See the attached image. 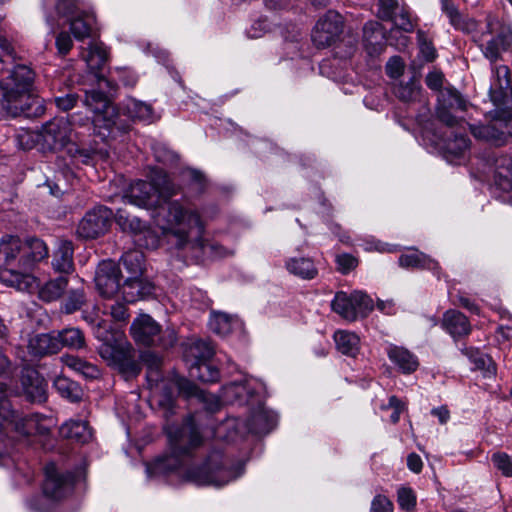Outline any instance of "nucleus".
Returning a JSON list of instances; mask_svg holds the SVG:
<instances>
[{"mask_svg": "<svg viewBox=\"0 0 512 512\" xmlns=\"http://www.w3.org/2000/svg\"><path fill=\"white\" fill-rule=\"evenodd\" d=\"M404 67L403 60L398 56H394L386 64V73L391 78H398L403 74Z\"/></svg>", "mask_w": 512, "mask_h": 512, "instance_id": "obj_61", "label": "nucleus"}, {"mask_svg": "<svg viewBox=\"0 0 512 512\" xmlns=\"http://www.w3.org/2000/svg\"><path fill=\"white\" fill-rule=\"evenodd\" d=\"M442 327L454 338L468 336L471 324L468 318L460 311L450 309L443 314Z\"/></svg>", "mask_w": 512, "mask_h": 512, "instance_id": "obj_23", "label": "nucleus"}, {"mask_svg": "<svg viewBox=\"0 0 512 512\" xmlns=\"http://www.w3.org/2000/svg\"><path fill=\"white\" fill-rule=\"evenodd\" d=\"M168 438L171 455L159 459L158 470L174 469L180 464V458L188 456L203 444V438L192 418H188L180 427H170Z\"/></svg>", "mask_w": 512, "mask_h": 512, "instance_id": "obj_4", "label": "nucleus"}, {"mask_svg": "<svg viewBox=\"0 0 512 512\" xmlns=\"http://www.w3.org/2000/svg\"><path fill=\"white\" fill-rule=\"evenodd\" d=\"M343 29V17L338 12L329 10L317 21L312 32V40L319 48L331 46L339 40Z\"/></svg>", "mask_w": 512, "mask_h": 512, "instance_id": "obj_11", "label": "nucleus"}, {"mask_svg": "<svg viewBox=\"0 0 512 512\" xmlns=\"http://www.w3.org/2000/svg\"><path fill=\"white\" fill-rule=\"evenodd\" d=\"M285 267L290 274L303 280H312L318 274L314 261L309 257H291L286 260Z\"/></svg>", "mask_w": 512, "mask_h": 512, "instance_id": "obj_31", "label": "nucleus"}, {"mask_svg": "<svg viewBox=\"0 0 512 512\" xmlns=\"http://www.w3.org/2000/svg\"><path fill=\"white\" fill-rule=\"evenodd\" d=\"M59 433L63 438L82 444L89 442L92 438V431L88 422L81 420L66 421L61 425Z\"/></svg>", "mask_w": 512, "mask_h": 512, "instance_id": "obj_30", "label": "nucleus"}, {"mask_svg": "<svg viewBox=\"0 0 512 512\" xmlns=\"http://www.w3.org/2000/svg\"><path fill=\"white\" fill-rule=\"evenodd\" d=\"M117 322H127L129 318L128 309L124 302L117 301L109 307L108 312Z\"/></svg>", "mask_w": 512, "mask_h": 512, "instance_id": "obj_62", "label": "nucleus"}, {"mask_svg": "<svg viewBox=\"0 0 512 512\" xmlns=\"http://www.w3.org/2000/svg\"><path fill=\"white\" fill-rule=\"evenodd\" d=\"M420 52L427 62H432L436 58V50L432 43L428 41L425 33L421 30L417 32Z\"/></svg>", "mask_w": 512, "mask_h": 512, "instance_id": "obj_55", "label": "nucleus"}, {"mask_svg": "<svg viewBox=\"0 0 512 512\" xmlns=\"http://www.w3.org/2000/svg\"><path fill=\"white\" fill-rule=\"evenodd\" d=\"M1 106L12 117H39L45 111L43 100L33 93V88L13 100H1Z\"/></svg>", "mask_w": 512, "mask_h": 512, "instance_id": "obj_19", "label": "nucleus"}, {"mask_svg": "<svg viewBox=\"0 0 512 512\" xmlns=\"http://www.w3.org/2000/svg\"><path fill=\"white\" fill-rule=\"evenodd\" d=\"M332 310L343 319L353 322L359 317H367L373 310V300L363 292L354 291L351 294L337 292L331 303Z\"/></svg>", "mask_w": 512, "mask_h": 512, "instance_id": "obj_7", "label": "nucleus"}, {"mask_svg": "<svg viewBox=\"0 0 512 512\" xmlns=\"http://www.w3.org/2000/svg\"><path fill=\"white\" fill-rule=\"evenodd\" d=\"M113 211L105 206H98L88 211L77 227V235L83 239H95L104 235L112 221Z\"/></svg>", "mask_w": 512, "mask_h": 512, "instance_id": "obj_12", "label": "nucleus"}, {"mask_svg": "<svg viewBox=\"0 0 512 512\" xmlns=\"http://www.w3.org/2000/svg\"><path fill=\"white\" fill-rule=\"evenodd\" d=\"M84 105L94 113L93 123L95 126H103L108 130L116 126L115 108L103 92L86 91Z\"/></svg>", "mask_w": 512, "mask_h": 512, "instance_id": "obj_14", "label": "nucleus"}, {"mask_svg": "<svg viewBox=\"0 0 512 512\" xmlns=\"http://www.w3.org/2000/svg\"><path fill=\"white\" fill-rule=\"evenodd\" d=\"M510 69L506 65L495 67L494 80L490 87L491 98L494 102H503L510 87Z\"/></svg>", "mask_w": 512, "mask_h": 512, "instance_id": "obj_33", "label": "nucleus"}, {"mask_svg": "<svg viewBox=\"0 0 512 512\" xmlns=\"http://www.w3.org/2000/svg\"><path fill=\"white\" fill-rule=\"evenodd\" d=\"M85 302L86 296L82 288L70 290L64 303L63 309L65 313L70 314L79 310L85 304Z\"/></svg>", "mask_w": 512, "mask_h": 512, "instance_id": "obj_52", "label": "nucleus"}, {"mask_svg": "<svg viewBox=\"0 0 512 512\" xmlns=\"http://www.w3.org/2000/svg\"><path fill=\"white\" fill-rule=\"evenodd\" d=\"M337 350L344 355L355 357L360 350V338L353 332L339 330L334 333Z\"/></svg>", "mask_w": 512, "mask_h": 512, "instance_id": "obj_36", "label": "nucleus"}, {"mask_svg": "<svg viewBox=\"0 0 512 512\" xmlns=\"http://www.w3.org/2000/svg\"><path fill=\"white\" fill-rule=\"evenodd\" d=\"M71 124L66 118H54L47 122L40 131L43 150L56 151L62 149L70 141Z\"/></svg>", "mask_w": 512, "mask_h": 512, "instance_id": "obj_18", "label": "nucleus"}, {"mask_svg": "<svg viewBox=\"0 0 512 512\" xmlns=\"http://www.w3.org/2000/svg\"><path fill=\"white\" fill-rule=\"evenodd\" d=\"M475 369L483 371L487 375L496 374V366L492 358L486 354L478 355L477 359H474Z\"/></svg>", "mask_w": 512, "mask_h": 512, "instance_id": "obj_60", "label": "nucleus"}, {"mask_svg": "<svg viewBox=\"0 0 512 512\" xmlns=\"http://www.w3.org/2000/svg\"><path fill=\"white\" fill-rule=\"evenodd\" d=\"M470 140L465 133L452 132L445 140L443 151L445 159L452 164H461L467 158Z\"/></svg>", "mask_w": 512, "mask_h": 512, "instance_id": "obj_21", "label": "nucleus"}, {"mask_svg": "<svg viewBox=\"0 0 512 512\" xmlns=\"http://www.w3.org/2000/svg\"><path fill=\"white\" fill-rule=\"evenodd\" d=\"M472 133L475 137L485 139L495 146L505 145L509 138L505 133L499 132L492 125L475 127L472 129Z\"/></svg>", "mask_w": 512, "mask_h": 512, "instance_id": "obj_43", "label": "nucleus"}, {"mask_svg": "<svg viewBox=\"0 0 512 512\" xmlns=\"http://www.w3.org/2000/svg\"><path fill=\"white\" fill-rule=\"evenodd\" d=\"M57 340L59 345L73 349H80L85 345V337L78 328H65L58 332Z\"/></svg>", "mask_w": 512, "mask_h": 512, "instance_id": "obj_42", "label": "nucleus"}, {"mask_svg": "<svg viewBox=\"0 0 512 512\" xmlns=\"http://www.w3.org/2000/svg\"><path fill=\"white\" fill-rule=\"evenodd\" d=\"M158 224L178 249H203L205 224L200 212L192 205L180 200L170 201L163 223Z\"/></svg>", "mask_w": 512, "mask_h": 512, "instance_id": "obj_1", "label": "nucleus"}, {"mask_svg": "<svg viewBox=\"0 0 512 512\" xmlns=\"http://www.w3.org/2000/svg\"><path fill=\"white\" fill-rule=\"evenodd\" d=\"M189 374L202 382H215L219 378V371L206 362L193 363Z\"/></svg>", "mask_w": 512, "mask_h": 512, "instance_id": "obj_44", "label": "nucleus"}, {"mask_svg": "<svg viewBox=\"0 0 512 512\" xmlns=\"http://www.w3.org/2000/svg\"><path fill=\"white\" fill-rule=\"evenodd\" d=\"M35 74L32 69L26 65H15L8 74L0 80L2 91L1 100H13L16 95H20L33 88Z\"/></svg>", "mask_w": 512, "mask_h": 512, "instance_id": "obj_10", "label": "nucleus"}, {"mask_svg": "<svg viewBox=\"0 0 512 512\" xmlns=\"http://www.w3.org/2000/svg\"><path fill=\"white\" fill-rule=\"evenodd\" d=\"M491 461L505 477H512V457L505 452H496Z\"/></svg>", "mask_w": 512, "mask_h": 512, "instance_id": "obj_53", "label": "nucleus"}, {"mask_svg": "<svg viewBox=\"0 0 512 512\" xmlns=\"http://www.w3.org/2000/svg\"><path fill=\"white\" fill-rule=\"evenodd\" d=\"M43 493L52 500H61L70 495L74 489L75 479L71 472H60L55 464L45 466Z\"/></svg>", "mask_w": 512, "mask_h": 512, "instance_id": "obj_15", "label": "nucleus"}, {"mask_svg": "<svg viewBox=\"0 0 512 512\" xmlns=\"http://www.w3.org/2000/svg\"><path fill=\"white\" fill-rule=\"evenodd\" d=\"M27 348L31 355L42 357L57 353L60 345L57 338L50 334H36L30 337Z\"/></svg>", "mask_w": 512, "mask_h": 512, "instance_id": "obj_29", "label": "nucleus"}, {"mask_svg": "<svg viewBox=\"0 0 512 512\" xmlns=\"http://www.w3.org/2000/svg\"><path fill=\"white\" fill-rule=\"evenodd\" d=\"M115 219L123 231H128L134 234L141 232L145 227V224L137 217L124 215L122 210L117 211Z\"/></svg>", "mask_w": 512, "mask_h": 512, "instance_id": "obj_49", "label": "nucleus"}, {"mask_svg": "<svg viewBox=\"0 0 512 512\" xmlns=\"http://www.w3.org/2000/svg\"><path fill=\"white\" fill-rule=\"evenodd\" d=\"M233 317L222 312H213L209 320L210 329L218 335H227L232 330Z\"/></svg>", "mask_w": 512, "mask_h": 512, "instance_id": "obj_45", "label": "nucleus"}, {"mask_svg": "<svg viewBox=\"0 0 512 512\" xmlns=\"http://www.w3.org/2000/svg\"><path fill=\"white\" fill-rule=\"evenodd\" d=\"M385 30L377 21H369L363 27V41L370 55L380 54L384 49Z\"/></svg>", "mask_w": 512, "mask_h": 512, "instance_id": "obj_26", "label": "nucleus"}, {"mask_svg": "<svg viewBox=\"0 0 512 512\" xmlns=\"http://www.w3.org/2000/svg\"><path fill=\"white\" fill-rule=\"evenodd\" d=\"M53 385L63 398L71 402H78L82 399L83 390L79 384L63 375L56 377Z\"/></svg>", "mask_w": 512, "mask_h": 512, "instance_id": "obj_39", "label": "nucleus"}, {"mask_svg": "<svg viewBox=\"0 0 512 512\" xmlns=\"http://www.w3.org/2000/svg\"><path fill=\"white\" fill-rule=\"evenodd\" d=\"M22 241L18 237L5 236L0 240V267L1 270L16 268L21 260Z\"/></svg>", "mask_w": 512, "mask_h": 512, "instance_id": "obj_22", "label": "nucleus"}, {"mask_svg": "<svg viewBox=\"0 0 512 512\" xmlns=\"http://www.w3.org/2000/svg\"><path fill=\"white\" fill-rule=\"evenodd\" d=\"M466 108L467 102L457 90L445 89L438 96L437 118L449 128L462 127L464 121L454 116L452 111H465Z\"/></svg>", "mask_w": 512, "mask_h": 512, "instance_id": "obj_17", "label": "nucleus"}, {"mask_svg": "<svg viewBox=\"0 0 512 512\" xmlns=\"http://www.w3.org/2000/svg\"><path fill=\"white\" fill-rule=\"evenodd\" d=\"M96 30V17L93 13L81 12L70 19V31L76 40L92 37Z\"/></svg>", "mask_w": 512, "mask_h": 512, "instance_id": "obj_27", "label": "nucleus"}, {"mask_svg": "<svg viewBox=\"0 0 512 512\" xmlns=\"http://www.w3.org/2000/svg\"><path fill=\"white\" fill-rule=\"evenodd\" d=\"M393 503L385 495H376L371 504V512H391Z\"/></svg>", "mask_w": 512, "mask_h": 512, "instance_id": "obj_63", "label": "nucleus"}, {"mask_svg": "<svg viewBox=\"0 0 512 512\" xmlns=\"http://www.w3.org/2000/svg\"><path fill=\"white\" fill-rule=\"evenodd\" d=\"M389 22L394 24V27L406 32L410 33L414 30L415 24L411 17L410 11L406 6H402L401 9L394 15L393 19H390Z\"/></svg>", "mask_w": 512, "mask_h": 512, "instance_id": "obj_50", "label": "nucleus"}, {"mask_svg": "<svg viewBox=\"0 0 512 512\" xmlns=\"http://www.w3.org/2000/svg\"><path fill=\"white\" fill-rule=\"evenodd\" d=\"M47 418L38 414L26 416L12 415L7 422L6 436L18 442L28 444V438L33 435L46 436L50 433Z\"/></svg>", "mask_w": 512, "mask_h": 512, "instance_id": "obj_8", "label": "nucleus"}, {"mask_svg": "<svg viewBox=\"0 0 512 512\" xmlns=\"http://www.w3.org/2000/svg\"><path fill=\"white\" fill-rule=\"evenodd\" d=\"M22 386L27 397L33 402L46 400L45 380L36 371H28L22 377Z\"/></svg>", "mask_w": 512, "mask_h": 512, "instance_id": "obj_28", "label": "nucleus"}, {"mask_svg": "<svg viewBox=\"0 0 512 512\" xmlns=\"http://www.w3.org/2000/svg\"><path fill=\"white\" fill-rule=\"evenodd\" d=\"M176 385L179 391L186 397H197L199 399L205 398L204 391L199 389L197 385L186 378H178L176 380Z\"/></svg>", "mask_w": 512, "mask_h": 512, "instance_id": "obj_54", "label": "nucleus"}, {"mask_svg": "<svg viewBox=\"0 0 512 512\" xmlns=\"http://www.w3.org/2000/svg\"><path fill=\"white\" fill-rule=\"evenodd\" d=\"M15 140L17 146L23 150L32 149L37 143L41 145V136L40 132H35L29 129H20L16 136Z\"/></svg>", "mask_w": 512, "mask_h": 512, "instance_id": "obj_48", "label": "nucleus"}, {"mask_svg": "<svg viewBox=\"0 0 512 512\" xmlns=\"http://www.w3.org/2000/svg\"><path fill=\"white\" fill-rule=\"evenodd\" d=\"M57 13L61 16H71L76 14L77 1L76 0H58L56 4Z\"/></svg>", "mask_w": 512, "mask_h": 512, "instance_id": "obj_64", "label": "nucleus"}, {"mask_svg": "<svg viewBox=\"0 0 512 512\" xmlns=\"http://www.w3.org/2000/svg\"><path fill=\"white\" fill-rule=\"evenodd\" d=\"M82 58L92 71L100 70L108 59V51L103 43L95 42L83 50Z\"/></svg>", "mask_w": 512, "mask_h": 512, "instance_id": "obj_35", "label": "nucleus"}, {"mask_svg": "<svg viewBox=\"0 0 512 512\" xmlns=\"http://www.w3.org/2000/svg\"><path fill=\"white\" fill-rule=\"evenodd\" d=\"M270 30V23L266 18L255 20L249 28H247V36L251 39H257L265 35Z\"/></svg>", "mask_w": 512, "mask_h": 512, "instance_id": "obj_57", "label": "nucleus"}, {"mask_svg": "<svg viewBox=\"0 0 512 512\" xmlns=\"http://www.w3.org/2000/svg\"><path fill=\"white\" fill-rule=\"evenodd\" d=\"M61 362L69 369L79 373L87 379H96L100 376V370L96 365L89 363L78 356L69 354L63 355L61 357Z\"/></svg>", "mask_w": 512, "mask_h": 512, "instance_id": "obj_37", "label": "nucleus"}, {"mask_svg": "<svg viewBox=\"0 0 512 512\" xmlns=\"http://www.w3.org/2000/svg\"><path fill=\"white\" fill-rule=\"evenodd\" d=\"M396 97L405 103H423L427 105V99L423 97L420 83L412 78L407 83H400L395 89Z\"/></svg>", "mask_w": 512, "mask_h": 512, "instance_id": "obj_34", "label": "nucleus"}, {"mask_svg": "<svg viewBox=\"0 0 512 512\" xmlns=\"http://www.w3.org/2000/svg\"><path fill=\"white\" fill-rule=\"evenodd\" d=\"M337 270L342 274H347L358 265V259L351 254L342 253L336 256Z\"/></svg>", "mask_w": 512, "mask_h": 512, "instance_id": "obj_56", "label": "nucleus"}, {"mask_svg": "<svg viewBox=\"0 0 512 512\" xmlns=\"http://www.w3.org/2000/svg\"><path fill=\"white\" fill-rule=\"evenodd\" d=\"M67 285L68 279L64 276L49 280L39 289V297L46 302L55 301L63 295Z\"/></svg>", "mask_w": 512, "mask_h": 512, "instance_id": "obj_40", "label": "nucleus"}, {"mask_svg": "<svg viewBox=\"0 0 512 512\" xmlns=\"http://www.w3.org/2000/svg\"><path fill=\"white\" fill-rule=\"evenodd\" d=\"M493 180L504 192L512 191V157L500 155L493 162Z\"/></svg>", "mask_w": 512, "mask_h": 512, "instance_id": "obj_25", "label": "nucleus"}, {"mask_svg": "<svg viewBox=\"0 0 512 512\" xmlns=\"http://www.w3.org/2000/svg\"><path fill=\"white\" fill-rule=\"evenodd\" d=\"M487 28L488 31L482 34L479 47L485 58L495 63L512 45V28L508 25H499L495 28L491 21L488 22Z\"/></svg>", "mask_w": 512, "mask_h": 512, "instance_id": "obj_9", "label": "nucleus"}, {"mask_svg": "<svg viewBox=\"0 0 512 512\" xmlns=\"http://www.w3.org/2000/svg\"><path fill=\"white\" fill-rule=\"evenodd\" d=\"M47 256L48 248L42 240L31 238L26 242H22L21 260H18L17 269L9 268L2 270L0 272V280L19 290L27 288L34 281L30 271L35 263L45 259Z\"/></svg>", "mask_w": 512, "mask_h": 512, "instance_id": "obj_3", "label": "nucleus"}, {"mask_svg": "<svg viewBox=\"0 0 512 512\" xmlns=\"http://www.w3.org/2000/svg\"><path fill=\"white\" fill-rule=\"evenodd\" d=\"M122 262L125 269L130 274L123 284V301L125 303H133L151 294L153 285L141 278L143 274V254L137 250L128 251L122 256Z\"/></svg>", "mask_w": 512, "mask_h": 512, "instance_id": "obj_5", "label": "nucleus"}, {"mask_svg": "<svg viewBox=\"0 0 512 512\" xmlns=\"http://www.w3.org/2000/svg\"><path fill=\"white\" fill-rule=\"evenodd\" d=\"M100 357L110 366L118 368L120 371H135L134 350L127 342L109 343L104 342L98 348Z\"/></svg>", "mask_w": 512, "mask_h": 512, "instance_id": "obj_16", "label": "nucleus"}, {"mask_svg": "<svg viewBox=\"0 0 512 512\" xmlns=\"http://www.w3.org/2000/svg\"><path fill=\"white\" fill-rule=\"evenodd\" d=\"M386 353L389 360L404 374L413 373L419 366L417 357L405 347L390 344Z\"/></svg>", "mask_w": 512, "mask_h": 512, "instance_id": "obj_24", "label": "nucleus"}, {"mask_svg": "<svg viewBox=\"0 0 512 512\" xmlns=\"http://www.w3.org/2000/svg\"><path fill=\"white\" fill-rule=\"evenodd\" d=\"M124 109L133 119L149 121L152 118V108L150 105L135 99L128 100Z\"/></svg>", "mask_w": 512, "mask_h": 512, "instance_id": "obj_47", "label": "nucleus"}, {"mask_svg": "<svg viewBox=\"0 0 512 512\" xmlns=\"http://www.w3.org/2000/svg\"><path fill=\"white\" fill-rule=\"evenodd\" d=\"M398 503L402 510L410 511L415 508L416 497L410 488H401L398 491Z\"/></svg>", "mask_w": 512, "mask_h": 512, "instance_id": "obj_59", "label": "nucleus"}, {"mask_svg": "<svg viewBox=\"0 0 512 512\" xmlns=\"http://www.w3.org/2000/svg\"><path fill=\"white\" fill-rule=\"evenodd\" d=\"M402 6L398 0H378L376 16L382 21H389Z\"/></svg>", "mask_w": 512, "mask_h": 512, "instance_id": "obj_51", "label": "nucleus"}, {"mask_svg": "<svg viewBox=\"0 0 512 512\" xmlns=\"http://www.w3.org/2000/svg\"><path fill=\"white\" fill-rule=\"evenodd\" d=\"M399 265L403 268H431L437 265L429 256L416 249H411L409 253L402 254L399 257Z\"/></svg>", "mask_w": 512, "mask_h": 512, "instance_id": "obj_41", "label": "nucleus"}, {"mask_svg": "<svg viewBox=\"0 0 512 512\" xmlns=\"http://www.w3.org/2000/svg\"><path fill=\"white\" fill-rule=\"evenodd\" d=\"M122 274L112 260L101 261L95 271V287L102 298L113 299L120 291Z\"/></svg>", "mask_w": 512, "mask_h": 512, "instance_id": "obj_13", "label": "nucleus"}, {"mask_svg": "<svg viewBox=\"0 0 512 512\" xmlns=\"http://www.w3.org/2000/svg\"><path fill=\"white\" fill-rule=\"evenodd\" d=\"M130 331L136 342L150 346L159 340L160 326L152 317L143 314L134 319Z\"/></svg>", "mask_w": 512, "mask_h": 512, "instance_id": "obj_20", "label": "nucleus"}, {"mask_svg": "<svg viewBox=\"0 0 512 512\" xmlns=\"http://www.w3.org/2000/svg\"><path fill=\"white\" fill-rule=\"evenodd\" d=\"M180 187L174 184L161 169L151 174V182L138 180L126 190L123 198L138 207H148L157 203L159 198L168 199L177 195Z\"/></svg>", "mask_w": 512, "mask_h": 512, "instance_id": "obj_2", "label": "nucleus"}, {"mask_svg": "<svg viewBox=\"0 0 512 512\" xmlns=\"http://www.w3.org/2000/svg\"><path fill=\"white\" fill-rule=\"evenodd\" d=\"M390 408L393 409L390 420L393 424H396L400 419L401 413L406 409V404L396 396H391L389 398L388 404L381 406L382 410H387Z\"/></svg>", "mask_w": 512, "mask_h": 512, "instance_id": "obj_58", "label": "nucleus"}, {"mask_svg": "<svg viewBox=\"0 0 512 512\" xmlns=\"http://www.w3.org/2000/svg\"><path fill=\"white\" fill-rule=\"evenodd\" d=\"M74 248L71 241L61 240L53 254L52 266L60 273H70L74 269Z\"/></svg>", "mask_w": 512, "mask_h": 512, "instance_id": "obj_32", "label": "nucleus"}, {"mask_svg": "<svg viewBox=\"0 0 512 512\" xmlns=\"http://www.w3.org/2000/svg\"><path fill=\"white\" fill-rule=\"evenodd\" d=\"M239 472L224 465L220 455L211 456L200 466L189 469L186 477L196 485L221 487L239 476Z\"/></svg>", "mask_w": 512, "mask_h": 512, "instance_id": "obj_6", "label": "nucleus"}, {"mask_svg": "<svg viewBox=\"0 0 512 512\" xmlns=\"http://www.w3.org/2000/svg\"><path fill=\"white\" fill-rule=\"evenodd\" d=\"M442 10L456 29L464 32H472L476 29V22L472 18L464 17L450 0L442 1Z\"/></svg>", "mask_w": 512, "mask_h": 512, "instance_id": "obj_38", "label": "nucleus"}, {"mask_svg": "<svg viewBox=\"0 0 512 512\" xmlns=\"http://www.w3.org/2000/svg\"><path fill=\"white\" fill-rule=\"evenodd\" d=\"M214 354V350L209 342L204 340L194 341L188 348L187 356L194 358V363L206 362Z\"/></svg>", "mask_w": 512, "mask_h": 512, "instance_id": "obj_46", "label": "nucleus"}]
</instances>
